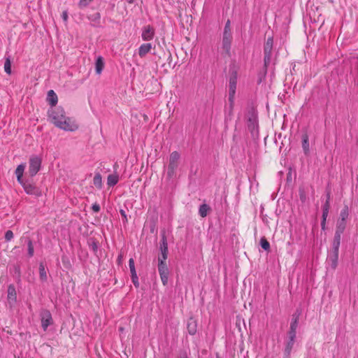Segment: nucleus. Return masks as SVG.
<instances>
[{
  "label": "nucleus",
  "instance_id": "obj_1",
  "mask_svg": "<svg viewBox=\"0 0 358 358\" xmlns=\"http://www.w3.org/2000/svg\"><path fill=\"white\" fill-rule=\"evenodd\" d=\"M50 117L54 124L64 131H76L78 126L71 117L66 116L65 112L62 107L55 108L50 111Z\"/></svg>",
  "mask_w": 358,
  "mask_h": 358
},
{
  "label": "nucleus",
  "instance_id": "obj_2",
  "mask_svg": "<svg viewBox=\"0 0 358 358\" xmlns=\"http://www.w3.org/2000/svg\"><path fill=\"white\" fill-rule=\"evenodd\" d=\"M238 72L235 67L229 69V102L230 111H232L234 105V99L236 91Z\"/></svg>",
  "mask_w": 358,
  "mask_h": 358
},
{
  "label": "nucleus",
  "instance_id": "obj_3",
  "mask_svg": "<svg viewBox=\"0 0 358 358\" xmlns=\"http://www.w3.org/2000/svg\"><path fill=\"white\" fill-rule=\"evenodd\" d=\"M248 128L252 137L258 136L257 116L254 108H251L248 113Z\"/></svg>",
  "mask_w": 358,
  "mask_h": 358
},
{
  "label": "nucleus",
  "instance_id": "obj_4",
  "mask_svg": "<svg viewBox=\"0 0 358 358\" xmlns=\"http://www.w3.org/2000/svg\"><path fill=\"white\" fill-rule=\"evenodd\" d=\"M273 46V37H268L264 45V66L266 70L271 62L272 52Z\"/></svg>",
  "mask_w": 358,
  "mask_h": 358
},
{
  "label": "nucleus",
  "instance_id": "obj_5",
  "mask_svg": "<svg viewBox=\"0 0 358 358\" xmlns=\"http://www.w3.org/2000/svg\"><path fill=\"white\" fill-rule=\"evenodd\" d=\"M180 154L177 151L171 152L167 168V177L171 179L176 175V170L178 166Z\"/></svg>",
  "mask_w": 358,
  "mask_h": 358
},
{
  "label": "nucleus",
  "instance_id": "obj_6",
  "mask_svg": "<svg viewBox=\"0 0 358 358\" xmlns=\"http://www.w3.org/2000/svg\"><path fill=\"white\" fill-rule=\"evenodd\" d=\"M41 166V159L37 156L30 157L29 161L28 174L34 177L39 171Z\"/></svg>",
  "mask_w": 358,
  "mask_h": 358
},
{
  "label": "nucleus",
  "instance_id": "obj_7",
  "mask_svg": "<svg viewBox=\"0 0 358 358\" xmlns=\"http://www.w3.org/2000/svg\"><path fill=\"white\" fill-rule=\"evenodd\" d=\"M231 41L232 35H222L221 55L224 57L231 56Z\"/></svg>",
  "mask_w": 358,
  "mask_h": 358
},
{
  "label": "nucleus",
  "instance_id": "obj_8",
  "mask_svg": "<svg viewBox=\"0 0 358 358\" xmlns=\"http://www.w3.org/2000/svg\"><path fill=\"white\" fill-rule=\"evenodd\" d=\"M158 271L164 285H166L169 280V270L166 261L158 260Z\"/></svg>",
  "mask_w": 358,
  "mask_h": 358
},
{
  "label": "nucleus",
  "instance_id": "obj_9",
  "mask_svg": "<svg viewBox=\"0 0 358 358\" xmlns=\"http://www.w3.org/2000/svg\"><path fill=\"white\" fill-rule=\"evenodd\" d=\"M159 250L161 251V255L159 256L158 260L166 261L168 257V243L166 236L164 233L162 235V239L159 244Z\"/></svg>",
  "mask_w": 358,
  "mask_h": 358
},
{
  "label": "nucleus",
  "instance_id": "obj_10",
  "mask_svg": "<svg viewBox=\"0 0 358 358\" xmlns=\"http://www.w3.org/2000/svg\"><path fill=\"white\" fill-rule=\"evenodd\" d=\"M20 185L23 187L24 190L27 194L34 195L39 196L41 195V192L38 187L35 184H29L28 182H22Z\"/></svg>",
  "mask_w": 358,
  "mask_h": 358
},
{
  "label": "nucleus",
  "instance_id": "obj_11",
  "mask_svg": "<svg viewBox=\"0 0 358 358\" xmlns=\"http://www.w3.org/2000/svg\"><path fill=\"white\" fill-rule=\"evenodd\" d=\"M41 326L44 331L52 324V318L51 313L48 310H44L41 313Z\"/></svg>",
  "mask_w": 358,
  "mask_h": 358
},
{
  "label": "nucleus",
  "instance_id": "obj_12",
  "mask_svg": "<svg viewBox=\"0 0 358 358\" xmlns=\"http://www.w3.org/2000/svg\"><path fill=\"white\" fill-rule=\"evenodd\" d=\"M155 34V29L150 25H146L143 27L141 37L145 41H149L153 39Z\"/></svg>",
  "mask_w": 358,
  "mask_h": 358
},
{
  "label": "nucleus",
  "instance_id": "obj_13",
  "mask_svg": "<svg viewBox=\"0 0 358 358\" xmlns=\"http://www.w3.org/2000/svg\"><path fill=\"white\" fill-rule=\"evenodd\" d=\"M8 301L10 304H13L17 301V292L14 285L10 284L8 287Z\"/></svg>",
  "mask_w": 358,
  "mask_h": 358
},
{
  "label": "nucleus",
  "instance_id": "obj_14",
  "mask_svg": "<svg viewBox=\"0 0 358 358\" xmlns=\"http://www.w3.org/2000/svg\"><path fill=\"white\" fill-rule=\"evenodd\" d=\"M187 329L190 335L196 334L197 331V322L196 320L193 317L189 318L187 322Z\"/></svg>",
  "mask_w": 358,
  "mask_h": 358
},
{
  "label": "nucleus",
  "instance_id": "obj_15",
  "mask_svg": "<svg viewBox=\"0 0 358 358\" xmlns=\"http://www.w3.org/2000/svg\"><path fill=\"white\" fill-rule=\"evenodd\" d=\"M302 148L306 156L310 154L309 138L308 135L305 133L301 136Z\"/></svg>",
  "mask_w": 358,
  "mask_h": 358
},
{
  "label": "nucleus",
  "instance_id": "obj_16",
  "mask_svg": "<svg viewBox=\"0 0 358 358\" xmlns=\"http://www.w3.org/2000/svg\"><path fill=\"white\" fill-rule=\"evenodd\" d=\"M294 343L295 339L288 338V340L285 343V347L284 350V357L285 358H289Z\"/></svg>",
  "mask_w": 358,
  "mask_h": 358
},
{
  "label": "nucleus",
  "instance_id": "obj_17",
  "mask_svg": "<svg viewBox=\"0 0 358 358\" xmlns=\"http://www.w3.org/2000/svg\"><path fill=\"white\" fill-rule=\"evenodd\" d=\"M327 259L331 268L335 269L338 265V252H331L328 255Z\"/></svg>",
  "mask_w": 358,
  "mask_h": 358
},
{
  "label": "nucleus",
  "instance_id": "obj_18",
  "mask_svg": "<svg viewBox=\"0 0 358 358\" xmlns=\"http://www.w3.org/2000/svg\"><path fill=\"white\" fill-rule=\"evenodd\" d=\"M151 43H143L138 48V55L140 57H144L152 49Z\"/></svg>",
  "mask_w": 358,
  "mask_h": 358
},
{
  "label": "nucleus",
  "instance_id": "obj_19",
  "mask_svg": "<svg viewBox=\"0 0 358 358\" xmlns=\"http://www.w3.org/2000/svg\"><path fill=\"white\" fill-rule=\"evenodd\" d=\"M47 101L51 106H55L57 103V96L52 90L48 91Z\"/></svg>",
  "mask_w": 358,
  "mask_h": 358
},
{
  "label": "nucleus",
  "instance_id": "obj_20",
  "mask_svg": "<svg viewBox=\"0 0 358 358\" xmlns=\"http://www.w3.org/2000/svg\"><path fill=\"white\" fill-rule=\"evenodd\" d=\"M24 169H25V165L23 164H21L17 166V167L15 171V173L17 177V180L20 184L22 182L23 173L24 171Z\"/></svg>",
  "mask_w": 358,
  "mask_h": 358
},
{
  "label": "nucleus",
  "instance_id": "obj_21",
  "mask_svg": "<svg viewBox=\"0 0 358 358\" xmlns=\"http://www.w3.org/2000/svg\"><path fill=\"white\" fill-rule=\"evenodd\" d=\"M104 67V62L102 57L99 56L97 57L95 62V69L97 74H101Z\"/></svg>",
  "mask_w": 358,
  "mask_h": 358
},
{
  "label": "nucleus",
  "instance_id": "obj_22",
  "mask_svg": "<svg viewBox=\"0 0 358 358\" xmlns=\"http://www.w3.org/2000/svg\"><path fill=\"white\" fill-rule=\"evenodd\" d=\"M89 20L92 23L93 26H98L100 24L101 15L100 13L96 12L88 17Z\"/></svg>",
  "mask_w": 358,
  "mask_h": 358
},
{
  "label": "nucleus",
  "instance_id": "obj_23",
  "mask_svg": "<svg viewBox=\"0 0 358 358\" xmlns=\"http://www.w3.org/2000/svg\"><path fill=\"white\" fill-rule=\"evenodd\" d=\"M119 180V176L117 174H110L107 178V184L110 187L115 186Z\"/></svg>",
  "mask_w": 358,
  "mask_h": 358
},
{
  "label": "nucleus",
  "instance_id": "obj_24",
  "mask_svg": "<svg viewBox=\"0 0 358 358\" xmlns=\"http://www.w3.org/2000/svg\"><path fill=\"white\" fill-rule=\"evenodd\" d=\"M210 210V207L206 203H203L200 206L199 209V215L202 217L207 216L208 212Z\"/></svg>",
  "mask_w": 358,
  "mask_h": 358
},
{
  "label": "nucleus",
  "instance_id": "obj_25",
  "mask_svg": "<svg viewBox=\"0 0 358 358\" xmlns=\"http://www.w3.org/2000/svg\"><path fill=\"white\" fill-rule=\"evenodd\" d=\"M93 184L98 189H101L102 187V178L100 173H96L95 176L93 178Z\"/></svg>",
  "mask_w": 358,
  "mask_h": 358
},
{
  "label": "nucleus",
  "instance_id": "obj_26",
  "mask_svg": "<svg viewBox=\"0 0 358 358\" xmlns=\"http://www.w3.org/2000/svg\"><path fill=\"white\" fill-rule=\"evenodd\" d=\"M348 216H349V208L347 205H345L340 213V217L338 220L346 222V220L348 219Z\"/></svg>",
  "mask_w": 358,
  "mask_h": 358
},
{
  "label": "nucleus",
  "instance_id": "obj_27",
  "mask_svg": "<svg viewBox=\"0 0 358 358\" xmlns=\"http://www.w3.org/2000/svg\"><path fill=\"white\" fill-rule=\"evenodd\" d=\"M39 275H40V279L42 280V281H46L47 280V273H46V271H45V266L43 265V263H41L39 264Z\"/></svg>",
  "mask_w": 358,
  "mask_h": 358
},
{
  "label": "nucleus",
  "instance_id": "obj_28",
  "mask_svg": "<svg viewBox=\"0 0 358 358\" xmlns=\"http://www.w3.org/2000/svg\"><path fill=\"white\" fill-rule=\"evenodd\" d=\"M346 227V222L338 220L336 231L343 233Z\"/></svg>",
  "mask_w": 358,
  "mask_h": 358
},
{
  "label": "nucleus",
  "instance_id": "obj_29",
  "mask_svg": "<svg viewBox=\"0 0 358 358\" xmlns=\"http://www.w3.org/2000/svg\"><path fill=\"white\" fill-rule=\"evenodd\" d=\"M260 245L261 247L266 251H269L270 250V243L269 242L266 240V238L265 237H262L261 239H260Z\"/></svg>",
  "mask_w": 358,
  "mask_h": 358
},
{
  "label": "nucleus",
  "instance_id": "obj_30",
  "mask_svg": "<svg viewBox=\"0 0 358 358\" xmlns=\"http://www.w3.org/2000/svg\"><path fill=\"white\" fill-rule=\"evenodd\" d=\"M329 208L330 202L329 201H326L324 204L322 206V215L328 216Z\"/></svg>",
  "mask_w": 358,
  "mask_h": 358
},
{
  "label": "nucleus",
  "instance_id": "obj_31",
  "mask_svg": "<svg viewBox=\"0 0 358 358\" xmlns=\"http://www.w3.org/2000/svg\"><path fill=\"white\" fill-rule=\"evenodd\" d=\"M27 249H28V255L31 257L34 255V250L32 241L29 239L27 241Z\"/></svg>",
  "mask_w": 358,
  "mask_h": 358
},
{
  "label": "nucleus",
  "instance_id": "obj_32",
  "mask_svg": "<svg viewBox=\"0 0 358 358\" xmlns=\"http://www.w3.org/2000/svg\"><path fill=\"white\" fill-rule=\"evenodd\" d=\"M4 71L8 73H11V64L9 58H6L4 63Z\"/></svg>",
  "mask_w": 358,
  "mask_h": 358
},
{
  "label": "nucleus",
  "instance_id": "obj_33",
  "mask_svg": "<svg viewBox=\"0 0 358 358\" xmlns=\"http://www.w3.org/2000/svg\"><path fill=\"white\" fill-rule=\"evenodd\" d=\"M223 35H232L231 32V28H230V20H228L225 24Z\"/></svg>",
  "mask_w": 358,
  "mask_h": 358
},
{
  "label": "nucleus",
  "instance_id": "obj_34",
  "mask_svg": "<svg viewBox=\"0 0 358 358\" xmlns=\"http://www.w3.org/2000/svg\"><path fill=\"white\" fill-rule=\"evenodd\" d=\"M341 245V242L333 241L332 242V251L335 252H339V247Z\"/></svg>",
  "mask_w": 358,
  "mask_h": 358
},
{
  "label": "nucleus",
  "instance_id": "obj_35",
  "mask_svg": "<svg viewBox=\"0 0 358 358\" xmlns=\"http://www.w3.org/2000/svg\"><path fill=\"white\" fill-rule=\"evenodd\" d=\"M13 233L11 230H8L6 233H5V239L6 241H10L13 239Z\"/></svg>",
  "mask_w": 358,
  "mask_h": 358
},
{
  "label": "nucleus",
  "instance_id": "obj_36",
  "mask_svg": "<svg viewBox=\"0 0 358 358\" xmlns=\"http://www.w3.org/2000/svg\"><path fill=\"white\" fill-rule=\"evenodd\" d=\"M14 271L15 274L16 275L17 280H20V276H21V271H20V266L19 265H15L14 266Z\"/></svg>",
  "mask_w": 358,
  "mask_h": 358
},
{
  "label": "nucleus",
  "instance_id": "obj_37",
  "mask_svg": "<svg viewBox=\"0 0 358 358\" xmlns=\"http://www.w3.org/2000/svg\"><path fill=\"white\" fill-rule=\"evenodd\" d=\"M287 334H288V338H289L296 339V330L289 329Z\"/></svg>",
  "mask_w": 358,
  "mask_h": 358
},
{
  "label": "nucleus",
  "instance_id": "obj_38",
  "mask_svg": "<svg viewBox=\"0 0 358 358\" xmlns=\"http://www.w3.org/2000/svg\"><path fill=\"white\" fill-rule=\"evenodd\" d=\"M92 0H80L78 6L80 8L86 7Z\"/></svg>",
  "mask_w": 358,
  "mask_h": 358
},
{
  "label": "nucleus",
  "instance_id": "obj_39",
  "mask_svg": "<svg viewBox=\"0 0 358 358\" xmlns=\"http://www.w3.org/2000/svg\"><path fill=\"white\" fill-rule=\"evenodd\" d=\"M342 234L343 233L335 231L333 241L341 242Z\"/></svg>",
  "mask_w": 358,
  "mask_h": 358
},
{
  "label": "nucleus",
  "instance_id": "obj_40",
  "mask_svg": "<svg viewBox=\"0 0 358 358\" xmlns=\"http://www.w3.org/2000/svg\"><path fill=\"white\" fill-rule=\"evenodd\" d=\"M132 282L134 283V285L138 288L139 287V282H138V278L137 275L131 276Z\"/></svg>",
  "mask_w": 358,
  "mask_h": 358
},
{
  "label": "nucleus",
  "instance_id": "obj_41",
  "mask_svg": "<svg viewBox=\"0 0 358 358\" xmlns=\"http://www.w3.org/2000/svg\"><path fill=\"white\" fill-rule=\"evenodd\" d=\"M28 182L29 184H35L34 182L33 177L30 176L29 174L28 177H27L24 179V178L22 179V182Z\"/></svg>",
  "mask_w": 358,
  "mask_h": 358
},
{
  "label": "nucleus",
  "instance_id": "obj_42",
  "mask_svg": "<svg viewBox=\"0 0 358 358\" xmlns=\"http://www.w3.org/2000/svg\"><path fill=\"white\" fill-rule=\"evenodd\" d=\"M92 209L94 212L98 213L100 211V206L98 203H94L92 206Z\"/></svg>",
  "mask_w": 358,
  "mask_h": 358
},
{
  "label": "nucleus",
  "instance_id": "obj_43",
  "mask_svg": "<svg viewBox=\"0 0 358 358\" xmlns=\"http://www.w3.org/2000/svg\"><path fill=\"white\" fill-rule=\"evenodd\" d=\"M120 213L121 216L123 218V222H127V214H126L125 210L121 209L120 210Z\"/></svg>",
  "mask_w": 358,
  "mask_h": 358
},
{
  "label": "nucleus",
  "instance_id": "obj_44",
  "mask_svg": "<svg viewBox=\"0 0 358 358\" xmlns=\"http://www.w3.org/2000/svg\"><path fill=\"white\" fill-rule=\"evenodd\" d=\"M327 217V216L322 215V220L321 221V227L323 230L325 229Z\"/></svg>",
  "mask_w": 358,
  "mask_h": 358
},
{
  "label": "nucleus",
  "instance_id": "obj_45",
  "mask_svg": "<svg viewBox=\"0 0 358 358\" xmlns=\"http://www.w3.org/2000/svg\"><path fill=\"white\" fill-rule=\"evenodd\" d=\"M297 327H298V323H297V322H296V321H292V322H291L289 329L296 330Z\"/></svg>",
  "mask_w": 358,
  "mask_h": 358
},
{
  "label": "nucleus",
  "instance_id": "obj_46",
  "mask_svg": "<svg viewBox=\"0 0 358 358\" xmlns=\"http://www.w3.org/2000/svg\"><path fill=\"white\" fill-rule=\"evenodd\" d=\"M299 315H300V313H294L293 315H292V321H296L297 322V323L299 322Z\"/></svg>",
  "mask_w": 358,
  "mask_h": 358
},
{
  "label": "nucleus",
  "instance_id": "obj_47",
  "mask_svg": "<svg viewBox=\"0 0 358 358\" xmlns=\"http://www.w3.org/2000/svg\"><path fill=\"white\" fill-rule=\"evenodd\" d=\"M129 269L135 268L134 260L132 258H131L129 261Z\"/></svg>",
  "mask_w": 358,
  "mask_h": 358
},
{
  "label": "nucleus",
  "instance_id": "obj_48",
  "mask_svg": "<svg viewBox=\"0 0 358 358\" xmlns=\"http://www.w3.org/2000/svg\"><path fill=\"white\" fill-rule=\"evenodd\" d=\"M300 199L302 202H304L306 201V196L304 192H300Z\"/></svg>",
  "mask_w": 358,
  "mask_h": 358
},
{
  "label": "nucleus",
  "instance_id": "obj_49",
  "mask_svg": "<svg viewBox=\"0 0 358 358\" xmlns=\"http://www.w3.org/2000/svg\"><path fill=\"white\" fill-rule=\"evenodd\" d=\"M62 17L64 21H67L68 19V13L67 11H63L62 14Z\"/></svg>",
  "mask_w": 358,
  "mask_h": 358
},
{
  "label": "nucleus",
  "instance_id": "obj_50",
  "mask_svg": "<svg viewBox=\"0 0 358 358\" xmlns=\"http://www.w3.org/2000/svg\"><path fill=\"white\" fill-rule=\"evenodd\" d=\"M92 250L94 252H96L98 249V246H97V244L96 243L94 242L92 245Z\"/></svg>",
  "mask_w": 358,
  "mask_h": 358
},
{
  "label": "nucleus",
  "instance_id": "obj_51",
  "mask_svg": "<svg viewBox=\"0 0 358 358\" xmlns=\"http://www.w3.org/2000/svg\"><path fill=\"white\" fill-rule=\"evenodd\" d=\"M179 358H187V355L186 352H180Z\"/></svg>",
  "mask_w": 358,
  "mask_h": 358
},
{
  "label": "nucleus",
  "instance_id": "obj_52",
  "mask_svg": "<svg viewBox=\"0 0 358 358\" xmlns=\"http://www.w3.org/2000/svg\"><path fill=\"white\" fill-rule=\"evenodd\" d=\"M130 272H131V276L137 275V273H136L135 268H131L130 269Z\"/></svg>",
  "mask_w": 358,
  "mask_h": 358
},
{
  "label": "nucleus",
  "instance_id": "obj_53",
  "mask_svg": "<svg viewBox=\"0 0 358 358\" xmlns=\"http://www.w3.org/2000/svg\"><path fill=\"white\" fill-rule=\"evenodd\" d=\"M330 199H331L330 192L328 191L327 193V199H326V201H329L330 202Z\"/></svg>",
  "mask_w": 358,
  "mask_h": 358
},
{
  "label": "nucleus",
  "instance_id": "obj_54",
  "mask_svg": "<svg viewBox=\"0 0 358 358\" xmlns=\"http://www.w3.org/2000/svg\"><path fill=\"white\" fill-rule=\"evenodd\" d=\"M135 0H127L129 3H133Z\"/></svg>",
  "mask_w": 358,
  "mask_h": 358
},
{
  "label": "nucleus",
  "instance_id": "obj_55",
  "mask_svg": "<svg viewBox=\"0 0 358 358\" xmlns=\"http://www.w3.org/2000/svg\"><path fill=\"white\" fill-rule=\"evenodd\" d=\"M121 259H122V255H120L118 256L117 260H118L119 262H120V261H121Z\"/></svg>",
  "mask_w": 358,
  "mask_h": 358
},
{
  "label": "nucleus",
  "instance_id": "obj_56",
  "mask_svg": "<svg viewBox=\"0 0 358 358\" xmlns=\"http://www.w3.org/2000/svg\"><path fill=\"white\" fill-rule=\"evenodd\" d=\"M162 358H169V357H166V356H165V357H162Z\"/></svg>",
  "mask_w": 358,
  "mask_h": 358
},
{
  "label": "nucleus",
  "instance_id": "obj_57",
  "mask_svg": "<svg viewBox=\"0 0 358 358\" xmlns=\"http://www.w3.org/2000/svg\"><path fill=\"white\" fill-rule=\"evenodd\" d=\"M19 358V357H18Z\"/></svg>",
  "mask_w": 358,
  "mask_h": 358
}]
</instances>
